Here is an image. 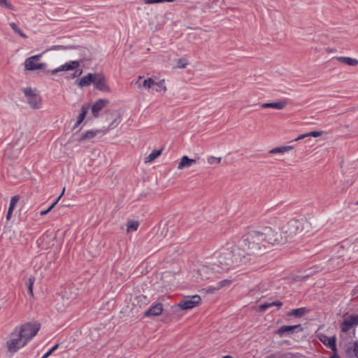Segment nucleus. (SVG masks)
Returning a JSON list of instances; mask_svg holds the SVG:
<instances>
[{"label":"nucleus","instance_id":"1","mask_svg":"<svg viewBox=\"0 0 358 358\" xmlns=\"http://www.w3.org/2000/svg\"><path fill=\"white\" fill-rule=\"evenodd\" d=\"M282 234L277 230L265 227L261 231H253L246 234L240 248L242 254L249 257L248 264L254 258L270 250L272 246L283 245Z\"/></svg>","mask_w":358,"mask_h":358},{"label":"nucleus","instance_id":"2","mask_svg":"<svg viewBox=\"0 0 358 358\" xmlns=\"http://www.w3.org/2000/svg\"><path fill=\"white\" fill-rule=\"evenodd\" d=\"M213 259V269L222 273L248 264L250 258L242 254L241 248L233 247L216 252Z\"/></svg>","mask_w":358,"mask_h":358},{"label":"nucleus","instance_id":"3","mask_svg":"<svg viewBox=\"0 0 358 358\" xmlns=\"http://www.w3.org/2000/svg\"><path fill=\"white\" fill-rule=\"evenodd\" d=\"M317 229L316 220L313 216H306L300 219L289 220L286 226L280 229L285 239L283 244L296 241L299 235L313 234Z\"/></svg>","mask_w":358,"mask_h":358},{"label":"nucleus","instance_id":"4","mask_svg":"<svg viewBox=\"0 0 358 358\" xmlns=\"http://www.w3.org/2000/svg\"><path fill=\"white\" fill-rule=\"evenodd\" d=\"M358 326V315H350L345 317L341 324V338H351L355 336V328Z\"/></svg>","mask_w":358,"mask_h":358},{"label":"nucleus","instance_id":"5","mask_svg":"<svg viewBox=\"0 0 358 358\" xmlns=\"http://www.w3.org/2000/svg\"><path fill=\"white\" fill-rule=\"evenodd\" d=\"M80 50V55L82 57L81 59H80L79 60L70 61L69 62H66L64 64L61 65L58 68L50 71V74L55 75L60 71H69L78 69L80 66V64L83 62V60L87 58L89 53V50L86 48H82Z\"/></svg>","mask_w":358,"mask_h":358},{"label":"nucleus","instance_id":"6","mask_svg":"<svg viewBox=\"0 0 358 358\" xmlns=\"http://www.w3.org/2000/svg\"><path fill=\"white\" fill-rule=\"evenodd\" d=\"M39 329V324L27 323L21 326L20 330L17 331L23 340H26V343H27L29 341L32 339L36 335Z\"/></svg>","mask_w":358,"mask_h":358},{"label":"nucleus","instance_id":"7","mask_svg":"<svg viewBox=\"0 0 358 358\" xmlns=\"http://www.w3.org/2000/svg\"><path fill=\"white\" fill-rule=\"evenodd\" d=\"M27 344L26 340H23L17 330H15L10 335V339L6 343L8 350L10 352H15L20 348Z\"/></svg>","mask_w":358,"mask_h":358},{"label":"nucleus","instance_id":"8","mask_svg":"<svg viewBox=\"0 0 358 358\" xmlns=\"http://www.w3.org/2000/svg\"><path fill=\"white\" fill-rule=\"evenodd\" d=\"M42 54L31 56L24 61V68L27 71L43 70L46 67L45 63L39 62Z\"/></svg>","mask_w":358,"mask_h":358},{"label":"nucleus","instance_id":"9","mask_svg":"<svg viewBox=\"0 0 358 358\" xmlns=\"http://www.w3.org/2000/svg\"><path fill=\"white\" fill-rule=\"evenodd\" d=\"M26 96L27 102L31 108L34 109L39 108L41 105V98L36 94L31 88H25L23 90Z\"/></svg>","mask_w":358,"mask_h":358},{"label":"nucleus","instance_id":"10","mask_svg":"<svg viewBox=\"0 0 358 358\" xmlns=\"http://www.w3.org/2000/svg\"><path fill=\"white\" fill-rule=\"evenodd\" d=\"M201 300V299L199 295L187 296L179 302L178 306L182 310L191 309L198 305Z\"/></svg>","mask_w":358,"mask_h":358},{"label":"nucleus","instance_id":"11","mask_svg":"<svg viewBox=\"0 0 358 358\" xmlns=\"http://www.w3.org/2000/svg\"><path fill=\"white\" fill-rule=\"evenodd\" d=\"M320 341L327 348L332 350V354L330 358H336V337L335 336L329 337L324 334H320L318 335Z\"/></svg>","mask_w":358,"mask_h":358},{"label":"nucleus","instance_id":"12","mask_svg":"<svg viewBox=\"0 0 358 358\" xmlns=\"http://www.w3.org/2000/svg\"><path fill=\"white\" fill-rule=\"evenodd\" d=\"M215 273H218L213 269V264H212V267L208 265H202L197 270V273L201 280L209 279L212 277V275Z\"/></svg>","mask_w":358,"mask_h":358},{"label":"nucleus","instance_id":"13","mask_svg":"<svg viewBox=\"0 0 358 358\" xmlns=\"http://www.w3.org/2000/svg\"><path fill=\"white\" fill-rule=\"evenodd\" d=\"M94 85L96 89L101 92H110V88L106 84V78L101 74L96 73V78H94Z\"/></svg>","mask_w":358,"mask_h":358},{"label":"nucleus","instance_id":"14","mask_svg":"<svg viewBox=\"0 0 358 358\" xmlns=\"http://www.w3.org/2000/svg\"><path fill=\"white\" fill-rule=\"evenodd\" d=\"M109 103V101L106 99H100L97 100L92 107V113L94 117L99 116V111L105 108Z\"/></svg>","mask_w":358,"mask_h":358},{"label":"nucleus","instance_id":"15","mask_svg":"<svg viewBox=\"0 0 358 358\" xmlns=\"http://www.w3.org/2000/svg\"><path fill=\"white\" fill-rule=\"evenodd\" d=\"M96 73H88L86 76L83 77L78 80V85L80 87H87L92 83L94 84Z\"/></svg>","mask_w":358,"mask_h":358},{"label":"nucleus","instance_id":"16","mask_svg":"<svg viewBox=\"0 0 358 358\" xmlns=\"http://www.w3.org/2000/svg\"><path fill=\"white\" fill-rule=\"evenodd\" d=\"M196 160L190 159L187 156H183L178 164V169L182 170L185 168H189L196 163Z\"/></svg>","mask_w":358,"mask_h":358},{"label":"nucleus","instance_id":"17","mask_svg":"<svg viewBox=\"0 0 358 358\" xmlns=\"http://www.w3.org/2000/svg\"><path fill=\"white\" fill-rule=\"evenodd\" d=\"M163 308L161 303H156L152 306L145 313V316H158L162 313Z\"/></svg>","mask_w":358,"mask_h":358},{"label":"nucleus","instance_id":"18","mask_svg":"<svg viewBox=\"0 0 358 358\" xmlns=\"http://www.w3.org/2000/svg\"><path fill=\"white\" fill-rule=\"evenodd\" d=\"M287 103L285 101H279L276 102H270V103H264L261 104L260 107L262 108H275L278 110H282L285 108L286 106Z\"/></svg>","mask_w":358,"mask_h":358},{"label":"nucleus","instance_id":"19","mask_svg":"<svg viewBox=\"0 0 358 358\" xmlns=\"http://www.w3.org/2000/svg\"><path fill=\"white\" fill-rule=\"evenodd\" d=\"M142 79V76H138V80L136 81V85L138 88L145 87L146 89H152L155 85V80L152 78H148L143 80L142 84L140 83V80Z\"/></svg>","mask_w":358,"mask_h":358},{"label":"nucleus","instance_id":"20","mask_svg":"<svg viewBox=\"0 0 358 358\" xmlns=\"http://www.w3.org/2000/svg\"><path fill=\"white\" fill-rule=\"evenodd\" d=\"M167 90L165 80L162 79L159 82H155L154 87H152V92L164 94Z\"/></svg>","mask_w":358,"mask_h":358},{"label":"nucleus","instance_id":"21","mask_svg":"<svg viewBox=\"0 0 358 358\" xmlns=\"http://www.w3.org/2000/svg\"><path fill=\"white\" fill-rule=\"evenodd\" d=\"M294 146L292 145H283L280 147L274 148L268 151L269 154H283L285 152H289L294 149Z\"/></svg>","mask_w":358,"mask_h":358},{"label":"nucleus","instance_id":"22","mask_svg":"<svg viewBox=\"0 0 358 358\" xmlns=\"http://www.w3.org/2000/svg\"><path fill=\"white\" fill-rule=\"evenodd\" d=\"M101 133H103V132L102 131H101V130H89V131H87L85 134H83L80 136L79 141H82L92 139L94 137H96L97 134H101Z\"/></svg>","mask_w":358,"mask_h":358},{"label":"nucleus","instance_id":"23","mask_svg":"<svg viewBox=\"0 0 358 358\" xmlns=\"http://www.w3.org/2000/svg\"><path fill=\"white\" fill-rule=\"evenodd\" d=\"M323 133L324 132L322 131H310L308 133H306V134L299 135L297 138H296L294 140H293V141H298L302 140L307 137L317 138V137L321 136L323 134Z\"/></svg>","mask_w":358,"mask_h":358},{"label":"nucleus","instance_id":"24","mask_svg":"<svg viewBox=\"0 0 358 358\" xmlns=\"http://www.w3.org/2000/svg\"><path fill=\"white\" fill-rule=\"evenodd\" d=\"M300 328V325H284L282 326L280 329H278L277 334L279 335H283L285 334H290L293 332V331L296 329Z\"/></svg>","mask_w":358,"mask_h":358},{"label":"nucleus","instance_id":"25","mask_svg":"<svg viewBox=\"0 0 358 358\" xmlns=\"http://www.w3.org/2000/svg\"><path fill=\"white\" fill-rule=\"evenodd\" d=\"M282 306V303L280 301H273V302H266V303L261 304L259 306V310L263 312V311H265L266 310H267L268 308L272 307V306H277L278 308H280Z\"/></svg>","mask_w":358,"mask_h":358},{"label":"nucleus","instance_id":"26","mask_svg":"<svg viewBox=\"0 0 358 358\" xmlns=\"http://www.w3.org/2000/svg\"><path fill=\"white\" fill-rule=\"evenodd\" d=\"M88 110H89V105H83L81 106V112L78 117V120L76 123V124L74 125V128L78 127L83 121V120L85 118L87 113H88Z\"/></svg>","mask_w":358,"mask_h":358},{"label":"nucleus","instance_id":"27","mask_svg":"<svg viewBox=\"0 0 358 358\" xmlns=\"http://www.w3.org/2000/svg\"><path fill=\"white\" fill-rule=\"evenodd\" d=\"M337 61L342 62L343 64H346L347 65L351 66H355L358 64V60L354 58L348 57H337Z\"/></svg>","mask_w":358,"mask_h":358},{"label":"nucleus","instance_id":"28","mask_svg":"<svg viewBox=\"0 0 358 358\" xmlns=\"http://www.w3.org/2000/svg\"><path fill=\"white\" fill-rule=\"evenodd\" d=\"M346 353L350 357H356L358 358V341L355 343L351 347L346 349Z\"/></svg>","mask_w":358,"mask_h":358},{"label":"nucleus","instance_id":"29","mask_svg":"<svg viewBox=\"0 0 358 358\" xmlns=\"http://www.w3.org/2000/svg\"><path fill=\"white\" fill-rule=\"evenodd\" d=\"M231 284V280H228V279L223 280L219 282L216 287H210L208 289V290L211 292H213L214 291L219 290L220 289H221L224 287L229 286Z\"/></svg>","mask_w":358,"mask_h":358},{"label":"nucleus","instance_id":"30","mask_svg":"<svg viewBox=\"0 0 358 358\" xmlns=\"http://www.w3.org/2000/svg\"><path fill=\"white\" fill-rule=\"evenodd\" d=\"M307 312L305 308H299L297 309H293L288 313V316H294L296 317H301L303 316Z\"/></svg>","mask_w":358,"mask_h":358},{"label":"nucleus","instance_id":"31","mask_svg":"<svg viewBox=\"0 0 358 358\" xmlns=\"http://www.w3.org/2000/svg\"><path fill=\"white\" fill-rule=\"evenodd\" d=\"M138 225V222L134 220H129L127 223V231L129 233L131 231H136Z\"/></svg>","mask_w":358,"mask_h":358},{"label":"nucleus","instance_id":"32","mask_svg":"<svg viewBox=\"0 0 358 358\" xmlns=\"http://www.w3.org/2000/svg\"><path fill=\"white\" fill-rule=\"evenodd\" d=\"M162 153L161 150H153L145 159V163H149L155 160L157 157H158Z\"/></svg>","mask_w":358,"mask_h":358},{"label":"nucleus","instance_id":"33","mask_svg":"<svg viewBox=\"0 0 358 358\" xmlns=\"http://www.w3.org/2000/svg\"><path fill=\"white\" fill-rule=\"evenodd\" d=\"M64 191H65V188L63 189L61 194L58 196V198L52 203V205L48 208L46 209L45 210H43V211H41L40 213V215H45L46 214H48L54 207L55 206L57 203V202L59 201V200L61 199V197L62 196V195L64 194Z\"/></svg>","mask_w":358,"mask_h":358},{"label":"nucleus","instance_id":"34","mask_svg":"<svg viewBox=\"0 0 358 358\" xmlns=\"http://www.w3.org/2000/svg\"><path fill=\"white\" fill-rule=\"evenodd\" d=\"M10 27L17 34H18L21 37L26 38H27V36L24 34L17 26V24L14 22H11L10 24Z\"/></svg>","mask_w":358,"mask_h":358},{"label":"nucleus","instance_id":"35","mask_svg":"<svg viewBox=\"0 0 358 358\" xmlns=\"http://www.w3.org/2000/svg\"><path fill=\"white\" fill-rule=\"evenodd\" d=\"M222 157H216L214 156H209L207 157V162L209 164H218L221 162Z\"/></svg>","mask_w":358,"mask_h":358},{"label":"nucleus","instance_id":"36","mask_svg":"<svg viewBox=\"0 0 358 358\" xmlns=\"http://www.w3.org/2000/svg\"><path fill=\"white\" fill-rule=\"evenodd\" d=\"M19 199H20L19 196H14L11 198L10 202V206L8 208V210H10V212L13 211L15 206L16 203H17V201H19Z\"/></svg>","mask_w":358,"mask_h":358},{"label":"nucleus","instance_id":"37","mask_svg":"<svg viewBox=\"0 0 358 358\" xmlns=\"http://www.w3.org/2000/svg\"><path fill=\"white\" fill-rule=\"evenodd\" d=\"M0 7L11 10H14L13 6L8 0H0Z\"/></svg>","mask_w":358,"mask_h":358},{"label":"nucleus","instance_id":"38","mask_svg":"<svg viewBox=\"0 0 358 358\" xmlns=\"http://www.w3.org/2000/svg\"><path fill=\"white\" fill-rule=\"evenodd\" d=\"M175 0H143L145 4L159 3L164 2H173Z\"/></svg>","mask_w":358,"mask_h":358},{"label":"nucleus","instance_id":"39","mask_svg":"<svg viewBox=\"0 0 358 358\" xmlns=\"http://www.w3.org/2000/svg\"><path fill=\"white\" fill-rule=\"evenodd\" d=\"M34 280H35L34 277H31L29 279L28 289H29V292L31 296H33V285L34 283Z\"/></svg>","mask_w":358,"mask_h":358},{"label":"nucleus","instance_id":"40","mask_svg":"<svg viewBox=\"0 0 358 358\" xmlns=\"http://www.w3.org/2000/svg\"><path fill=\"white\" fill-rule=\"evenodd\" d=\"M188 63L182 59L178 61V67L180 69H185L187 66Z\"/></svg>","mask_w":358,"mask_h":358},{"label":"nucleus","instance_id":"41","mask_svg":"<svg viewBox=\"0 0 358 358\" xmlns=\"http://www.w3.org/2000/svg\"><path fill=\"white\" fill-rule=\"evenodd\" d=\"M82 72H83L82 70H80L79 71H75V73L73 74V78L79 76L80 75H81Z\"/></svg>","mask_w":358,"mask_h":358},{"label":"nucleus","instance_id":"42","mask_svg":"<svg viewBox=\"0 0 358 358\" xmlns=\"http://www.w3.org/2000/svg\"><path fill=\"white\" fill-rule=\"evenodd\" d=\"M62 49H63L62 46L57 45V46H53L50 50H62Z\"/></svg>","mask_w":358,"mask_h":358},{"label":"nucleus","instance_id":"43","mask_svg":"<svg viewBox=\"0 0 358 358\" xmlns=\"http://www.w3.org/2000/svg\"><path fill=\"white\" fill-rule=\"evenodd\" d=\"M13 212H10V210H8L7 215H6V220H9L10 219L11 215Z\"/></svg>","mask_w":358,"mask_h":358},{"label":"nucleus","instance_id":"44","mask_svg":"<svg viewBox=\"0 0 358 358\" xmlns=\"http://www.w3.org/2000/svg\"><path fill=\"white\" fill-rule=\"evenodd\" d=\"M58 348V344L53 346L49 351H51V354Z\"/></svg>","mask_w":358,"mask_h":358},{"label":"nucleus","instance_id":"45","mask_svg":"<svg viewBox=\"0 0 358 358\" xmlns=\"http://www.w3.org/2000/svg\"><path fill=\"white\" fill-rule=\"evenodd\" d=\"M50 355H51V351H48L41 358H47Z\"/></svg>","mask_w":358,"mask_h":358},{"label":"nucleus","instance_id":"46","mask_svg":"<svg viewBox=\"0 0 358 358\" xmlns=\"http://www.w3.org/2000/svg\"><path fill=\"white\" fill-rule=\"evenodd\" d=\"M327 52H333L334 51L331 49H327Z\"/></svg>","mask_w":358,"mask_h":358},{"label":"nucleus","instance_id":"47","mask_svg":"<svg viewBox=\"0 0 358 358\" xmlns=\"http://www.w3.org/2000/svg\"><path fill=\"white\" fill-rule=\"evenodd\" d=\"M115 120H114V121H113V122L110 124L109 128H111V127H112V126H113V123L115 122Z\"/></svg>","mask_w":358,"mask_h":358},{"label":"nucleus","instance_id":"48","mask_svg":"<svg viewBox=\"0 0 358 358\" xmlns=\"http://www.w3.org/2000/svg\"><path fill=\"white\" fill-rule=\"evenodd\" d=\"M268 358H273V357H268Z\"/></svg>","mask_w":358,"mask_h":358},{"label":"nucleus","instance_id":"49","mask_svg":"<svg viewBox=\"0 0 358 358\" xmlns=\"http://www.w3.org/2000/svg\"><path fill=\"white\" fill-rule=\"evenodd\" d=\"M337 358H338V357H337Z\"/></svg>","mask_w":358,"mask_h":358}]
</instances>
